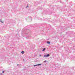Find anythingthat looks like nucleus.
Listing matches in <instances>:
<instances>
[{
  "label": "nucleus",
  "mask_w": 75,
  "mask_h": 75,
  "mask_svg": "<svg viewBox=\"0 0 75 75\" xmlns=\"http://www.w3.org/2000/svg\"><path fill=\"white\" fill-rule=\"evenodd\" d=\"M50 57L49 54H47V55H44L43 57Z\"/></svg>",
  "instance_id": "1"
},
{
  "label": "nucleus",
  "mask_w": 75,
  "mask_h": 75,
  "mask_svg": "<svg viewBox=\"0 0 75 75\" xmlns=\"http://www.w3.org/2000/svg\"><path fill=\"white\" fill-rule=\"evenodd\" d=\"M41 64H36V65H34V67H36V66H39L40 65H41Z\"/></svg>",
  "instance_id": "2"
},
{
  "label": "nucleus",
  "mask_w": 75,
  "mask_h": 75,
  "mask_svg": "<svg viewBox=\"0 0 75 75\" xmlns=\"http://www.w3.org/2000/svg\"><path fill=\"white\" fill-rule=\"evenodd\" d=\"M47 44H50V42L47 41Z\"/></svg>",
  "instance_id": "3"
},
{
  "label": "nucleus",
  "mask_w": 75,
  "mask_h": 75,
  "mask_svg": "<svg viewBox=\"0 0 75 75\" xmlns=\"http://www.w3.org/2000/svg\"><path fill=\"white\" fill-rule=\"evenodd\" d=\"M0 22H1L2 23H4V22H3V21H2L1 20H0Z\"/></svg>",
  "instance_id": "4"
},
{
  "label": "nucleus",
  "mask_w": 75,
  "mask_h": 75,
  "mask_svg": "<svg viewBox=\"0 0 75 75\" xmlns=\"http://www.w3.org/2000/svg\"><path fill=\"white\" fill-rule=\"evenodd\" d=\"M21 53H22V54H24V52L22 51L21 52Z\"/></svg>",
  "instance_id": "5"
},
{
  "label": "nucleus",
  "mask_w": 75,
  "mask_h": 75,
  "mask_svg": "<svg viewBox=\"0 0 75 75\" xmlns=\"http://www.w3.org/2000/svg\"><path fill=\"white\" fill-rule=\"evenodd\" d=\"M45 50V48H44L43 50H42V51H44Z\"/></svg>",
  "instance_id": "6"
},
{
  "label": "nucleus",
  "mask_w": 75,
  "mask_h": 75,
  "mask_svg": "<svg viewBox=\"0 0 75 75\" xmlns=\"http://www.w3.org/2000/svg\"><path fill=\"white\" fill-rule=\"evenodd\" d=\"M47 62L46 60H45L44 61V62Z\"/></svg>",
  "instance_id": "7"
},
{
  "label": "nucleus",
  "mask_w": 75,
  "mask_h": 75,
  "mask_svg": "<svg viewBox=\"0 0 75 75\" xmlns=\"http://www.w3.org/2000/svg\"><path fill=\"white\" fill-rule=\"evenodd\" d=\"M30 20L31 21V17H30Z\"/></svg>",
  "instance_id": "8"
},
{
  "label": "nucleus",
  "mask_w": 75,
  "mask_h": 75,
  "mask_svg": "<svg viewBox=\"0 0 75 75\" xmlns=\"http://www.w3.org/2000/svg\"><path fill=\"white\" fill-rule=\"evenodd\" d=\"M2 73H4V71H2Z\"/></svg>",
  "instance_id": "9"
},
{
  "label": "nucleus",
  "mask_w": 75,
  "mask_h": 75,
  "mask_svg": "<svg viewBox=\"0 0 75 75\" xmlns=\"http://www.w3.org/2000/svg\"><path fill=\"white\" fill-rule=\"evenodd\" d=\"M17 66H18V65H19V64H17Z\"/></svg>",
  "instance_id": "10"
},
{
  "label": "nucleus",
  "mask_w": 75,
  "mask_h": 75,
  "mask_svg": "<svg viewBox=\"0 0 75 75\" xmlns=\"http://www.w3.org/2000/svg\"><path fill=\"white\" fill-rule=\"evenodd\" d=\"M41 55H40V57H41Z\"/></svg>",
  "instance_id": "11"
},
{
  "label": "nucleus",
  "mask_w": 75,
  "mask_h": 75,
  "mask_svg": "<svg viewBox=\"0 0 75 75\" xmlns=\"http://www.w3.org/2000/svg\"><path fill=\"white\" fill-rule=\"evenodd\" d=\"M1 75H2V74H0Z\"/></svg>",
  "instance_id": "12"
},
{
  "label": "nucleus",
  "mask_w": 75,
  "mask_h": 75,
  "mask_svg": "<svg viewBox=\"0 0 75 75\" xmlns=\"http://www.w3.org/2000/svg\"><path fill=\"white\" fill-rule=\"evenodd\" d=\"M28 7V6H27V7Z\"/></svg>",
  "instance_id": "13"
}]
</instances>
